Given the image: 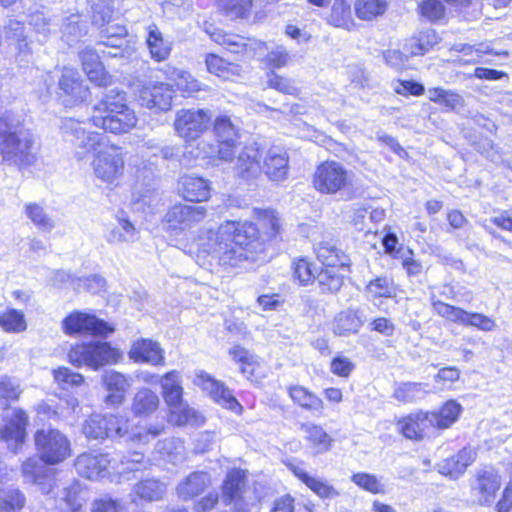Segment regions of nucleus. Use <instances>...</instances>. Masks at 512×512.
Instances as JSON below:
<instances>
[{"mask_svg":"<svg viewBox=\"0 0 512 512\" xmlns=\"http://www.w3.org/2000/svg\"><path fill=\"white\" fill-rule=\"evenodd\" d=\"M230 355L235 362L242 365L241 372L247 378L253 375L255 367L259 365L258 358L253 353L240 346L231 349Z\"/></svg>","mask_w":512,"mask_h":512,"instance_id":"nucleus-56","label":"nucleus"},{"mask_svg":"<svg viewBox=\"0 0 512 512\" xmlns=\"http://www.w3.org/2000/svg\"><path fill=\"white\" fill-rule=\"evenodd\" d=\"M263 171L271 180H284L288 172V154L283 147L271 146L263 156L259 172Z\"/></svg>","mask_w":512,"mask_h":512,"instance_id":"nucleus-20","label":"nucleus"},{"mask_svg":"<svg viewBox=\"0 0 512 512\" xmlns=\"http://www.w3.org/2000/svg\"><path fill=\"white\" fill-rule=\"evenodd\" d=\"M351 184V174L340 163L325 161L315 170L313 185L316 190L325 194H335Z\"/></svg>","mask_w":512,"mask_h":512,"instance_id":"nucleus-9","label":"nucleus"},{"mask_svg":"<svg viewBox=\"0 0 512 512\" xmlns=\"http://www.w3.org/2000/svg\"><path fill=\"white\" fill-rule=\"evenodd\" d=\"M438 43V36L432 29H427L419 33L418 38L412 39L407 45L408 52L412 56L423 55Z\"/></svg>","mask_w":512,"mask_h":512,"instance_id":"nucleus-53","label":"nucleus"},{"mask_svg":"<svg viewBox=\"0 0 512 512\" xmlns=\"http://www.w3.org/2000/svg\"><path fill=\"white\" fill-rule=\"evenodd\" d=\"M306 486L322 499H334L340 495L334 486L316 477L308 479Z\"/></svg>","mask_w":512,"mask_h":512,"instance_id":"nucleus-63","label":"nucleus"},{"mask_svg":"<svg viewBox=\"0 0 512 512\" xmlns=\"http://www.w3.org/2000/svg\"><path fill=\"white\" fill-rule=\"evenodd\" d=\"M91 167L95 177L105 183H113L124 170V160L118 147L106 144L93 155Z\"/></svg>","mask_w":512,"mask_h":512,"instance_id":"nucleus-10","label":"nucleus"},{"mask_svg":"<svg viewBox=\"0 0 512 512\" xmlns=\"http://www.w3.org/2000/svg\"><path fill=\"white\" fill-rule=\"evenodd\" d=\"M26 499L18 489H0V512H18L25 505Z\"/></svg>","mask_w":512,"mask_h":512,"instance_id":"nucleus-52","label":"nucleus"},{"mask_svg":"<svg viewBox=\"0 0 512 512\" xmlns=\"http://www.w3.org/2000/svg\"><path fill=\"white\" fill-rule=\"evenodd\" d=\"M146 43L153 60L161 62L169 57L172 50L171 43L163 38L156 24L148 26Z\"/></svg>","mask_w":512,"mask_h":512,"instance_id":"nucleus-31","label":"nucleus"},{"mask_svg":"<svg viewBox=\"0 0 512 512\" xmlns=\"http://www.w3.org/2000/svg\"><path fill=\"white\" fill-rule=\"evenodd\" d=\"M53 376L55 382L65 390L78 387L84 383V377L81 374L66 367L53 370Z\"/></svg>","mask_w":512,"mask_h":512,"instance_id":"nucleus-58","label":"nucleus"},{"mask_svg":"<svg viewBox=\"0 0 512 512\" xmlns=\"http://www.w3.org/2000/svg\"><path fill=\"white\" fill-rule=\"evenodd\" d=\"M100 28V43L114 49V52H108L112 57H123L125 49V37L128 34L126 27L119 23H112L111 20Z\"/></svg>","mask_w":512,"mask_h":512,"instance_id":"nucleus-28","label":"nucleus"},{"mask_svg":"<svg viewBox=\"0 0 512 512\" xmlns=\"http://www.w3.org/2000/svg\"><path fill=\"white\" fill-rule=\"evenodd\" d=\"M57 95L64 106L73 107L86 101L90 91L76 69L65 67L58 80Z\"/></svg>","mask_w":512,"mask_h":512,"instance_id":"nucleus-12","label":"nucleus"},{"mask_svg":"<svg viewBox=\"0 0 512 512\" xmlns=\"http://www.w3.org/2000/svg\"><path fill=\"white\" fill-rule=\"evenodd\" d=\"M212 484L211 476L205 471L190 473L177 485V494L183 500L192 499L202 494Z\"/></svg>","mask_w":512,"mask_h":512,"instance_id":"nucleus-27","label":"nucleus"},{"mask_svg":"<svg viewBox=\"0 0 512 512\" xmlns=\"http://www.w3.org/2000/svg\"><path fill=\"white\" fill-rule=\"evenodd\" d=\"M266 85L271 89H275L287 95L295 96L299 93V89L296 87L292 79L278 75L274 71L267 73Z\"/></svg>","mask_w":512,"mask_h":512,"instance_id":"nucleus-59","label":"nucleus"},{"mask_svg":"<svg viewBox=\"0 0 512 512\" xmlns=\"http://www.w3.org/2000/svg\"><path fill=\"white\" fill-rule=\"evenodd\" d=\"M394 291L393 281L388 277H377L366 286V292L373 298L392 297Z\"/></svg>","mask_w":512,"mask_h":512,"instance_id":"nucleus-60","label":"nucleus"},{"mask_svg":"<svg viewBox=\"0 0 512 512\" xmlns=\"http://www.w3.org/2000/svg\"><path fill=\"white\" fill-rule=\"evenodd\" d=\"M431 305L433 311L440 317L458 325L467 326L470 311L444 303L436 299L435 296L431 297Z\"/></svg>","mask_w":512,"mask_h":512,"instance_id":"nucleus-39","label":"nucleus"},{"mask_svg":"<svg viewBox=\"0 0 512 512\" xmlns=\"http://www.w3.org/2000/svg\"><path fill=\"white\" fill-rule=\"evenodd\" d=\"M63 38L72 46L77 43L88 32L86 22L80 19V16L71 15L62 27Z\"/></svg>","mask_w":512,"mask_h":512,"instance_id":"nucleus-46","label":"nucleus"},{"mask_svg":"<svg viewBox=\"0 0 512 512\" xmlns=\"http://www.w3.org/2000/svg\"><path fill=\"white\" fill-rule=\"evenodd\" d=\"M259 149L253 145L240 147L237 139L219 141L217 159L233 163L236 175L251 179L259 174Z\"/></svg>","mask_w":512,"mask_h":512,"instance_id":"nucleus-5","label":"nucleus"},{"mask_svg":"<svg viewBox=\"0 0 512 512\" xmlns=\"http://www.w3.org/2000/svg\"><path fill=\"white\" fill-rule=\"evenodd\" d=\"M170 409L173 421L179 426L186 424L198 426L204 422L203 416L183 401L180 405H175Z\"/></svg>","mask_w":512,"mask_h":512,"instance_id":"nucleus-50","label":"nucleus"},{"mask_svg":"<svg viewBox=\"0 0 512 512\" xmlns=\"http://www.w3.org/2000/svg\"><path fill=\"white\" fill-rule=\"evenodd\" d=\"M166 73L168 78L175 83L177 88L188 96H192L197 92L205 90V86L195 79L188 71L178 68H169Z\"/></svg>","mask_w":512,"mask_h":512,"instance_id":"nucleus-37","label":"nucleus"},{"mask_svg":"<svg viewBox=\"0 0 512 512\" xmlns=\"http://www.w3.org/2000/svg\"><path fill=\"white\" fill-rule=\"evenodd\" d=\"M174 91L169 84L158 82L143 86L139 91L140 105L155 111H168L172 107Z\"/></svg>","mask_w":512,"mask_h":512,"instance_id":"nucleus-16","label":"nucleus"},{"mask_svg":"<svg viewBox=\"0 0 512 512\" xmlns=\"http://www.w3.org/2000/svg\"><path fill=\"white\" fill-rule=\"evenodd\" d=\"M137 239V229L128 219L124 218H119L118 225L112 228L106 236V240L112 244L134 242Z\"/></svg>","mask_w":512,"mask_h":512,"instance_id":"nucleus-43","label":"nucleus"},{"mask_svg":"<svg viewBox=\"0 0 512 512\" xmlns=\"http://www.w3.org/2000/svg\"><path fill=\"white\" fill-rule=\"evenodd\" d=\"M419 11L429 21H438L445 16V6L440 0H424L419 5Z\"/></svg>","mask_w":512,"mask_h":512,"instance_id":"nucleus-64","label":"nucleus"},{"mask_svg":"<svg viewBox=\"0 0 512 512\" xmlns=\"http://www.w3.org/2000/svg\"><path fill=\"white\" fill-rule=\"evenodd\" d=\"M501 486V478L492 467L479 469L471 482V496L474 502L485 505L494 501Z\"/></svg>","mask_w":512,"mask_h":512,"instance_id":"nucleus-14","label":"nucleus"},{"mask_svg":"<svg viewBox=\"0 0 512 512\" xmlns=\"http://www.w3.org/2000/svg\"><path fill=\"white\" fill-rule=\"evenodd\" d=\"M194 384L207 391L209 395L224 408L238 412L241 410V405L232 395L231 391L226 388L223 383L216 381L207 373L200 371L196 373Z\"/></svg>","mask_w":512,"mask_h":512,"instance_id":"nucleus-17","label":"nucleus"},{"mask_svg":"<svg viewBox=\"0 0 512 512\" xmlns=\"http://www.w3.org/2000/svg\"><path fill=\"white\" fill-rule=\"evenodd\" d=\"M428 98L430 101L450 111H459L465 105L462 95L456 91L440 87L430 88L428 90Z\"/></svg>","mask_w":512,"mask_h":512,"instance_id":"nucleus-35","label":"nucleus"},{"mask_svg":"<svg viewBox=\"0 0 512 512\" xmlns=\"http://www.w3.org/2000/svg\"><path fill=\"white\" fill-rule=\"evenodd\" d=\"M166 490V485L155 478L143 479L136 483L133 488V492L136 496L148 502L161 500Z\"/></svg>","mask_w":512,"mask_h":512,"instance_id":"nucleus-36","label":"nucleus"},{"mask_svg":"<svg viewBox=\"0 0 512 512\" xmlns=\"http://www.w3.org/2000/svg\"><path fill=\"white\" fill-rule=\"evenodd\" d=\"M87 2L91 8V19L94 25L102 27L111 20L113 6L110 0H87Z\"/></svg>","mask_w":512,"mask_h":512,"instance_id":"nucleus-55","label":"nucleus"},{"mask_svg":"<svg viewBox=\"0 0 512 512\" xmlns=\"http://www.w3.org/2000/svg\"><path fill=\"white\" fill-rule=\"evenodd\" d=\"M402 434L412 440H421L433 425L429 413L418 412L410 414L398 422Z\"/></svg>","mask_w":512,"mask_h":512,"instance_id":"nucleus-26","label":"nucleus"},{"mask_svg":"<svg viewBox=\"0 0 512 512\" xmlns=\"http://www.w3.org/2000/svg\"><path fill=\"white\" fill-rule=\"evenodd\" d=\"M211 116L207 109H181L175 115V131L187 141L195 140L208 129Z\"/></svg>","mask_w":512,"mask_h":512,"instance_id":"nucleus-11","label":"nucleus"},{"mask_svg":"<svg viewBox=\"0 0 512 512\" xmlns=\"http://www.w3.org/2000/svg\"><path fill=\"white\" fill-rule=\"evenodd\" d=\"M215 3L230 18L247 17L252 8V0H215Z\"/></svg>","mask_w":512,"mask_h":512,"instance_id":"nucleus-51","label":"nucleus"},{"mask_svg":"<svg viewBox=\"0 0 512 512\" xmlns=\"http://www.w3.org/2000/svg\"><path fill=\"white\" fill-rule=\"evenodd\" d=\"M355 13L362 20H371L382 15L387 8L386 0H356Z\"/></svg>","mask_w":512,"mask_h":512,"instance_id":"nucleus-48","label":"nucleus"},{"mask_svg":"<svg viewBox=\"0 0 512 512\" xmlns=\"http://www.w3.org/2000/svg\"><path fill=\"white\" fill-rule=\"evenodd\" d=\"M315 253L319 261L326 267L340 266L341 268L349 267L350 258L342 251L333 240H325L317 243L314 247Z\"/></svg>","mask_w":512,"mask_h":512,"instance_id":"nucleus-29","label":"nucleus"},{"mask_svg":"<svg viewBox=\"0 0 512 512\" xmlns=\"http://www.w3.org/2000/svg\"><path fill=\"white\" fill-rule=\"evenodd\" d=\"M426 395V385L416 382L401 383L393 393V397L402 403H413L423 399Z\"/></svg>","mask_w":512,"mask_h":512,"instance_id":"nucleus-44","label":"nucleus"},{"mask_svg":"<svg viewBox=\"0 0 512 512\" xmlns=\"http://www.w3.org/2000/svg\"><path fill=\"white\" fill-rule=\"evenodd\" d=\"M0 327L9 333H20L26 330L27 323L23 312L7 309L0 313Z\"/></svg>","mask_w":512,"mask_h":512,"instance_id":"nucleus-49","label":"nucleus"},{"mask_svg":"<svg viewBox=\"0 0 512 512\" xmlns=\"http://www.w3.org/2000/svg\"><path fill=\"white\" fill-rule=\"evenodd\" d=\"M460 412V404L454 400L447 401L439 411L429 413L433 428L446 429L450 427L457 420Z\"/></svg>","mask_w":512,"mask_h":512,"instance_id":"nucleus-40","label":"nucleus"},{"mask_svg":"<svg viewBox=\"0 0 512 512\" xmlns=\"http://www.w3.org/2000/svg\"><path fill=\"white\" fill-rule=\"evenodd\" d=\"M205 63L210 73L223 78H229V75H237L239 71L238 65L226 62L215 54H208Z\"/></svg>","mask_w":512,"mask_h":512,"instance_id":"nucleus-54","label":"nucleus"},{"mask_svg":"<svg viewBox=\"0 0 512 512\" xmlns=\"http://www.w3.org/2000/svg\"><path fill=\"white\" fill-rule=\"evenodd\" d=\"M339 267H325L318 273L316 280L323 291L334 293L340 290L343 285V275L338 272Z\"/></svg>","mask_w":512,"mask_h":512,"instance_id":"nucleus-47","label":"nucleus"},{"mask_svg":"<svg viewBox=\"0 0 512 512\" xmlns=\"http://www.w3.org/2000/svg\"><path fill=\"white\" fill-rule=\"evenodd\" d=\"M300 430L305 434L306 440L312 443L319 452H326L330 449L332 438L321 426L312 423H301Z\"/></svg>","mask_w":512,"mask_h":512,"instance_id":"nucleus-41","label":"nucleus"},{"mask_svg":"<svg viewBox=\"0 0 512 512\" xmlns=\"http://www.w3.org/2000/svg\"><path fill=\"white\" fill-rule=\"evenodd\" d=\"M163 424H150L147 427H135L129 432L128 419L122 415L92 414L83 425L87 438L104 440L106 438H127L135 443L148 444L162 434Z\"/></svg>","mask_w":512,"mask_h":512,"instance_id":"nucleus-2","label":"nucleus"},{"mask_svg":"<svg viewBox=\"0 0 512 512\" xmlns=\"http://www.w3.org/2000/svg\"><path fill=\"white\" fill-rule=\"evenodd\" d=\"M198 247L220 265L230 267L254 261L265 251L258 227L247 221H225L217 230H208L199 238Z\"/></svg>","mask_w":512,"mask_h":512,"instance_id":"nucleus-1","label":"nucleus"},{"mask_svg":"<svg viewBox=\"0 0 512 512\" xmlns=\"http://www.w3.org/2000/svg\"><path fill=\"white\" fill-rule=\"evenodd\" d=\"M63 329L69 335L88 332L94 335L106 336L112 332L106 322L94 315L78 311L69 314L63 320Z\"/></svg>","mask_w":512,"mask_h":512,"instance_id":"nucleus-15","label":"nucleus"},{"mask_svg":"<svg viewBox=\"0 0 512 512\" xmlns=\"http://www.w3.org/2000/svg\"><path fill=\"white\" fill-rule=\"evenodd\" d=\"M91 122L106 132L122 134L136 126L137 117L127 104L126 93L111 89L94 105Z\"/></svg>","mask_w":512,"mask_h":512,"instance_id":"nucleus-4","label":"nucleus"},{"mask_svg":"<svg viewBox=\"0 0 512 512\" xmlns=\"http://www.w3.org/2000/svg\"><path fill=\"white\" fill-rule=\"evenodd\" d=\"M120 354L107 342L81 343L73 346L68 353L69 362L77 367L83 365L97 370L102 366L117 362Z\"/></svg>","mask_w":512,"mask_h":512,"instance_id":"nucleus-7","label":"nucleus"},{"mask_svg":"<svg viewBox=\"0 0 512 512\" xmlns=\"http://www.w3.org/2000/svg\"><path fill=\"white\" fill-rule=\"evenodd\" d=\"M209 182L194 174H186L178 180V193L187 201L202 202L210 197Z\"/></svg>","mask_w":512,"mask_h":512,"instance_id":"nucleus-22","label":"nucleus"},{"mask_svg":"<svg viewBox=\"0 0 512 512\" xmlns=\"http://www.w3.org/2000/svg\"><path fill=\"white\" fill-rule=\"evenodd\" d=\"M103 384L108 392L105 403L112 407H119L125 401L126 393L131 387V379L119 372L108 371L103 377Z\"/></svg>","mask_w":512,"mask_h":512,"instance_id":"nucleus-21","label":"nucleus"},{"mask_svg":"<svg viewBox=\"0 0 512 512\" xmlns=\"http://www.w3.org/2000/svg\"><path fill=\"white\" fill-rule=\"evenodd\" d=\"M83 70L89 80L98 86H107L111 83V76L105 71L97 52L92 48H85L79 53Z\"/></svg>","mask_w":512,"mask_h":512,"instance_id":"nucleus-25","label":"nucleus"},{"mask_svg":"<svg viewBox=\"0 0 512 512\" xmlns=\"http://www.w3.org/2000/svg\"><path fill=\"white\" fill-rule=\"evenodd\" d=\"M328 23L334 27L350 29L352 25L351 8L346 0H335L328 16Z\"/></svg>","mask_w":512,"mask_h":512,"instance_id":"nucleus-45","label":"nucleus"},{"mask_svg":"<svg viewBox=\"0 0 512 512\" xmlns=\"http://www.w3.org/2000/svg\"><path fill=\"white\" fill-rule=\"evenodd\" d=\"M351 481L359 488L372 494L385 493L384 484L373 474L365 472L355 473L351 476Z\"/></svg>","mask_w":512,"mask_h":512,"instance_id":"nucleus-57","label":"nucleus"},{"mask_svg":"<svg viewBox=\"0 0 512 512\" xmlns=\"http://www.w3.org/2000/svg\"><path fill=\"white\" fill-rule=\"evenodd\" d=\"M61 130L64 140L75 149L74 156L78 161L84 160L89 153L95 154L107 144L103 134L87 130L83 122L73 118L65 119Z\"/></svg>","mask_w":512,"mask_h":512,"instance_id":"nucleus-6","label":"nucleus"},{"mask_svg":"<svg viewBox=\"0 0 512 512\" xmlns=\"http://www.w3.org/2000/svg\"><path fill=\"white\" fill-rule=\"evenodd\" d=\"M162 395L166 404L172 408L183 401V388L181 386L180 373L172 370L160 378Z\"/></svg>","mask_w":512,"mask_h":512,"instance_id":"nucleus-32","label":"nucleus"},{"mask_svg":"<svg viewBox=\"0 0 512 512\" xmlns=\"http://www.w3.org/2000/svg\"><path fill=\"white\" fill-rule=\"evenodd\" d=\"M206 213L204 206L175 204L165 215V227L175 233L191 229L206 218Z\"/></svg>","mask_w":512,"mask_h":512,"instance_id":"nucleus-13","label":"nucleus"},{"mask_svg":"<svg viewBox=\"0 0 512 512\" xmlns=\"http://www.w3.org/2000/svg\"><path fill=\"white\" fill-rule=\"evenodd\" d=\"M247 476L242 469L233 468L226 474L221 485V498L225 505H231L243 500Z\"/></svg>","mask_w":512,"mask_h":512,"instance_id":"nucleus-23","label":"nucleus"},{"mask_svg":"<svg viewBox=\"0 0 512 512\" xmlns=\"http://www.w3.org/2000/svg\"><path fill=\"white\" fill-rule=\"evenodd\" d=\"M25 216L40 230L50 232L55 227L52 217L46 212L44 207L37 203H27L24 206Z\"/></svg>","mask_w":512,"mask_h":512,"instance_id":"nucleus-42","label":"nucleus"},{"mask_svg":"<svg viewBox=\"0 0 512 512\" xmlns=\"http://www.w3.org/2000/svg\"><path fill=\"white\" fill-rule=\"evenodd\" d=\"M362 325V313L359 310L347 309L335 317L333 331L339 336H347L357 333Z\"/></svg>","mask_w":512,"mask_h":512,"instance_id":"nucleus-33","label":"nucleus"},{"mask_svg":"<svg viewBox=\"0 0 512 512\" xmlns=\"http://www.w3.org/2000/svg\"><path fill=\"white\" fill-rule=\"evenodd\" d=\"M0 155L14 165H30L35 159L33 134L22 117L11 111L0 116Z\"/></svg>","mask_w":512,"mask_h":512,"instance_id":"nucleus-3","label":"nucleus"},{"mask_svg":"<svg viewBox=\"0 0 512 512\" xmlns=\"http://www.w3.org/2000/svg\"><path fill=\"white\" fill-rule=\"evenodd\" d=\"M34 442L40 459L46 464H59L71 454L69 439L57 429L38 430Z\"/></svg>","mask_w":512,"mask_h":512,"instance_id":"nucleus-8","label":"nucleus"},{"mask_svg":"<svg viewBox=\"0 0 512 512\" xmlns=\"http://www.w3.org/2000/svg\"><path fill=\"white\" fill-rule=\"evenodd\" d=\"M4 417L7 423L0 430V438L15 452L25 439L28 417L21 409L8 410Z\"/></svg>","mask_w":512,"mask_h":512,"instance_id":"nucleus-18","label":"nucleus"},{"mask_svg":"<svg viewBox=\"0 0 512 512\" xmlns=\"http://www.w3.org/2000/svg\"><path fill=\"white\" fill-rule=\"evenodd\" d=\"M288 393L293 402L301 408L313 413H322L324 409L322 399L308 391L305 387L299 385L290 386Z\"/></svg>","mask_w":512,"mask_h":512,"instance_id":"nucleus-34","label":"nucleus"},{"mask_svg":"<svg viewBox=\"0 0 512 512\" xmlns=\"http://www.w3.org/2000/svg\"><path fill=\"white\" fill-rule=\"evenodd\" d=\"M431 305L433 311L440 317L458 325L467 326L470 311L444 303L436 299L435 296L431 297Z\"/></svg>","mask_w":512,"mask_h":512,"instance_id":"nucleus-38","label":"nucleus"},{"mask_svg":"<svg viewBox=\"0 0 512 512\" xmlns=\"http://www.w3.org/2000/svg\"><path fill=\"white\" fill-rule=\"evenodd\" d=\"M214 132L219 141L237 139V130L227 115H220L214 121Z\"/></svg>","mask_w":512,"mask_h":512,"instance_id":"nucleus-62","label":"nucleus"},{"mask_svg":"<svg viewBox=\"0 0 512 512\" xmlns=\"http://www.w3.org/2000/svg\"><path fill=\"white\" fill-rule=\"evenodd\" d=\"M159 403V397L155 392L141 388L132 399L131 411L136 417H148L158 409Z\"/></svg>","mask_w":512,"mask_h":512,"instance_id":"nucleus-30","label":"nucleus"},{"mask_svg":"<svg viewBox=\"0 0 512 512\" xmlns=\"http://www.w3.org/2000/svg\"><path fill=\"white\" fill-rule=\"evenodd\" d=\"M123 472H138L147 470L151 466V461L141 452H130L121 460Z\"/></svg>","mask_w":512,"mask_h":512,"instance_id":"nucleus-61","label":"nucleus"},{"mask_svg":"<svg viewBox=\"0 0 512 512\" xmlns=\"http://www.w3.org/2000/svg\"><path fill=\"white\" fill-rule=\"evenodd\" d=\"M129 357L137 363H147L153 366L164 365V351L157 342L147 339L136 341L130 351Z\"/></svg>","mask_w":512,"mask_h":512,"instance_id":"nucleus-24","label":"nucleus"},{"mask_svg":"<svg viewBox=\"0 0 512 512\" xmlns=\"http://www.w3.org/2000/svg\"><path fill=\"white\" fill-rule=\"evenodd\" d=\"M110 459L107 454H80L74 463L77 473L90 480H98L108 475Z\"/></svg>","mask_w":512,"mask_h":512,"instance_id":"nucleus-19","label":"nucleus"}]
</instances>
